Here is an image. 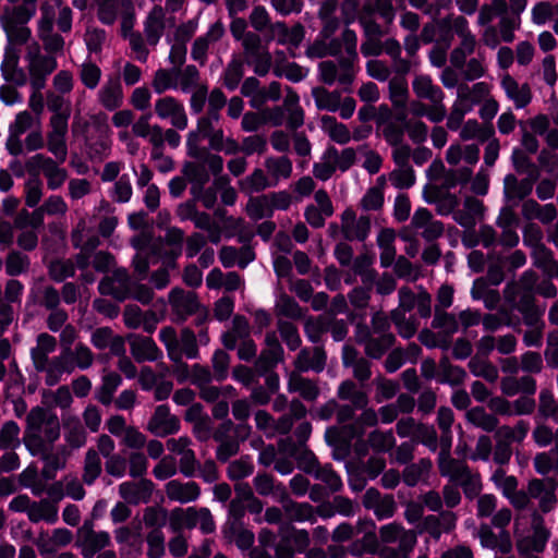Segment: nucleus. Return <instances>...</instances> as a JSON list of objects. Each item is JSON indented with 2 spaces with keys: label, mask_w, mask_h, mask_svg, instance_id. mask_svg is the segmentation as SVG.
<instances>
[{
  "label": "nucleus",
  "mask_w": 558,
  "mask_h": 558,
  "mask_svg": "<svg viewBox=\"0 0 558 558\" xmlns=\"http://www.w3.org/2000/svg\"><path fill=\"white\" fill-rule=\"evenodd\" d=\"M438 469L442 477L454 484L470 470L464 461L453 459L451 456L438 457Z\"/></svg>",
  "instance_id": "obj_55"
},
{
  "label": "nucleus",
  "mask_w": 558,
  "mask_h": 558,
  "mask_svg": "<svg viewBox=\"0 0 558 558\" xmlns=\"http://www.w3.org/2000/svg\"><path fill=\"white\" fill-rule=\"evenodd\" d=\"M363 506L373 510L378 520H385L393 517L397 505L393 496L381 495L376 488H368L363 496Z\"/></svg>",
  "instance_id": "obj_31"
},
{
  "label": "nucleus",
  "mask_w": 558,
  "mask_h": 558,
  "mask_svg": "<svg viewBox=\"0 0 558 558\" xmlns=\"http://www.w3.org/2000/svg\"><path fill=\"white\" fill-rule=\"evenodd\" d=\"M478 158L480 148L477 145L471 144L462 146L460 144H451L446 154L447 162L456 166L463 160L466 166L447 171L444 180L445 187L453 189L458 185L466 184L472 175L471 167L478 161Z\"/></svg>",
  "instance_id": "obj_12"
},
{
  "label": "nucleus",
  "mask_w": 558,
  "mask_h": 558,
  "mask_svg": "<svg viewBox=\"0 0 558 558\" xmlns=\"http://www.w3.org/2000/svg\"><path fill=\"white\" fill-rule=\"evenodd\" d=\"M311 544L310 533L304 529L283 527L279 530V539L275 545L276 558H293L303 554Z\"/></svg>",
  "instance_id": "obj_17"
},
{
  "label": "nucleus",
  "mask_w": 558,
  "mask_h": 558,
  "mask_svg": "<svg viewBox=\"0 0 558 558\" xmlns=\"http://www.w3.org/2000/svg\"><path fill=\"white\" fill-rule=\"evenodd\" d=\"M155 113L161 120L180 131L187 128L189 119L184 105L172 96H163L155 101Z\"/></svg>",
  "instance_id": "obj_24"
},
{
  "label": "nucleus",
  "mask_w": 558,
  "mask_h": 558,
  "mask_svg": "<svg viewBox=\"0 0 558 558\" xmlns=\"http://www.w3.org/2000/svg\"><path fill=\"white\" fill-rule=\"evenodd\" d=\"M459 129H461L460 137L463 141L476 140L480 143H485L494 134L492 126H483L475 119L468 120L463 125L461 124Z\"/></svg>",
  "instance_id": "obj_63"
},
{
  "label": "nucleus",
  "mask_w": 558,
  "mask_h": 558,
  "mask_svg": "<svg viewBox=\"0 0 558 558\" xmlns=\"http://www.w3.org/2000/svg\"><path fill=\"white\" fill-rule=\"evenodd\" d=\"M534 469L539 475L558 473V428L555 432V447L548 451L539 452L533 460Z\"/></svg>",
  "instance_id": "obj_50"
},
{
  "label": "nucleus",
  "mask_w": 558,
  "mask_h": 558,
  "mask_svg": "<svg viewBox=\"0 0 558 558\" xmlns=\"http://www.w3.org/2000/svg\"><path fill=\"white\" fill-rule=\"evenodd\" d=\"M480 539L483 547L499 551L501 554H508L512 549L510 534L507 531H499L498 534H495L490 526L481 525Z\"/></svg>",
  "instance_id": "obj_44"
},
{
  "label": "nucleus",
  "mask_w": 558,
  "mask_h": 558,
  "mask_svg": "<svg viewBox=\"0 0 558 558\" xmlns=\"http://www.w3.org/2000/svg\"><path fill=\"white\" fill-rule=\"evenodd\" d=\"M27 517L33 523L45 521L53 524L58 520V508L53 502L46 499L33 501Z\"/></svg>",
  "instance_id": "obj_54"
},
{
  "label": "nucleus",
  "mask_w": 558,
  "mask_h": 558,
  "mask_svg": "<svg viewBox=\"0 0 558 558\" xmlns=\"http://www.w3.org/2000/svg\"><path fill=\"white\" fill-rule=\"evenodd\" d=\"M465 418L469 423L485 432H494L499 424L498 418L482 407H474L466 411Z\"/></svg>",
  "instance_id": "obj_60"
},
{
  "label": "nucleus",
  "mask_w": 558,
  "mask_h": 558,
  "mask_svg": "<svg viewBox=\"0 0 558 558\" xmlns=\"http://www.w3.org/2000/svg\"><path fill=\"white\" fill-rule=\"evenodd\" d=\"M433 463L430 459L422 458L416 463L408 464L402 472V480L409 487H414L429 476Z\"/></svg>",
  "instance_id": "obj_52"
},
{
  "label": "nucleus",
  "mask_w": 558,
  "mask_h": 558,
  "mask_svg": "<svg viewBox=\"0 0 558 558\" xmlns=\"http://www.w3.org/2000/svg\"><path fill=\"white\" fill-rule=\"evenodd\" d=\"M165 492L170 501L179 504L193 502L201 496V487L193 481L171 480L166 484Z\"/></svg>",
  "instance_id": "obj_38"
},
{
  "label": "nucleus",
  "mask_w": 558,
  "mask_h": 558,
  "mask_svg": "<svg viewBox=\"0 0 558 558\" xmlns=\"http://www.w3.org/2000/svg\"><path fill=\"white\" fill-rule=\"evenodd\" d=\"M192 440L186 436L170 438L167 440V449L179 456V470L185 477H194L197 472L198 461L191 448Z\"/></svg>",
  "instance_id": "obj_26"
},
{
  "label": "nucleus",
  "mask_w": 558,
  "mask_h": 558,
  "mask_svg": "<svg viewBox=\"0 0 558 558\" xmlns=\"http://www.w3.org/2000/svg\"><path fill=\"white\" fill-rule=\"evenodd\" d=\"M542 511L533 510L531 513V527L532 533L521 539L517 543V548L519 554H524L526 551L532 553H542L546 544L549 539L550 532L545 526V520L542 515Z\"/></svg>",
  "instance_id": "obj_22"
},
{
  "label": "nucleus",
  "mask_w": 558,
  "mask_h": 558,
  "mask_svg": "<svg viewBox=\"0 0 558 558\" xmlns=\"http://www.w3.org/2000/svg\"><path fill=\"white\" fill-rule=\"evenodd\" d=\"M225 32V25L221 21L210 24L207 32L193 41L191 58L201 66H204L207 63L210 47L222 38Z\"/></svg>",
  "instance_id": "obj_27"
},
{
  "label": "nucleus",
  "mask_w": 558,
  "mask_h": 558,
  "mask_svg": "<svg viewBox=\"0 0 558 558\" xmlns=\"http://www.w3.org/2000/svg\"><path fill=\"white\" fill-rule=\"evenodd\" d=\"M371 232V219L368 216H356L352 208H347L341 214V233L348 241L363 242Z\"/></svg>",
  "instance_id": "obj_28"
},
{
  "label": "nucleus",
  "mask_w": 558,
  "mask_h": 558,
  "mask_svg": "<svg viewBox=\"0 0 558 558\" xmlns=\"http://www.w3.org/2000/svg\"><path fill=\"white\" fill-rule=\"evenodd\" d=\"M62 53L63 50L41 48L37 41L27 45L25 61L33 89L41 90L45 87L47 77L58 68V56Z\"/></svg>",
  "instance_id": "obj_9"
},
{
  "label": "nucleus",
  "mask_w": 558,
  "mask_h": 558,
  "mask_svg": "<svg viewBox=\"0 0 558 558\" xmlns=\"http://www.w3.org/2000/svg\"><path fill=\"white\" fill-rule=\"evenodd\" d=\"M99 104L108 111H114L123 104V89L119 78H109L98 90Z\"/></svg>",
  "instance_id": "obj_40"
},
{
  "label": "nucleus",
  "mask_w": 558,
  "mask_h": 558,
  "mask_svg": "<svg viewBox=\"0 0 558 558\" xmlns=\"http://www.w3.org/2000/svg\"><path fill=\"white\" fill-rule=\"evenodd\" d=\"M159 339L165 344L168 357L175 363L177 378L180 383L184 381L189 375V366L183 362V357L194 360L198 357L199 351L197 338L190 328L182 329L178 338L173 327H163L159 331Z\"/></svg>",
  "instance_id": "obj_5"
},
{
  "label": "nucleus",
  "mask_w": 558,
  "mask_h": 558,
  "mask_svg": "<svg viewBox=\"0 0 558 558\" xmlns=\"http://www.w3.org/2000/svg\"><path fill=\"white\" fill-rule=\"evenodd\" d=\"M183 241L184 232L178 227L169 228L165 238H155L146 231L133 236L131 245L136 251L133 257V267L138 279H146L149 266L158 262L175 267V260L182 253Z\"/></svg>",
  "instance_id": "obj_1"
},
{
  "label": "nucleus",
  "mask_w": 558,
  "mask_h": 558,
  "mask_svg": "<svg viewBox=\"0 0 558 558\" xmlns=\"http://www.w3.org/2000/svg\"><path fill=\"white\" fill-rule=\"evenodd\" d=\"M264 166L275 186L289 179L293 170L292 161L287 156L267 157Z\"/></svg>",
  "instance_id": "obj_48"
},
{
  "label": "nucleus",
  "mask_w": 558,
  "mask_h": 558,
  "mask_svg": "<svg viewBox=\"0 0 558 558\" xmlns=\"http://www.w3.org/2000/svg\"><path fill=\"white\" fill-rule=\"evenodd\" d=\"M110 543V534L106 531H94L92 524L84 523L77 531L76 545L84 558H93Z\"/></svg>",
  "instance_id": "obj_23"
},
{
  "label": "nucleus",
  "mask_w": 558,
  "mask_h": 558,
  "mask_svg": "<svg viewBox=\"0 0 558 558\" xmlns=\"http://www.w3.org/2000/svg\"><path fill=\"white\" fill-rule=\"evenodd\" d=\"M243 51L246 63L253 68L255 74L258 76H265L274 68L271 54L268 49L263 46L262 38L258 34H250L246 36Z\"/></svg>",
  "instance_id": "obj_20"
},
{
  "label": "nucleus",
  "mask_w": 558,
  "mask_h": 558,
  "mask_svg": "<svg viewBox=\"0 0 558 558\" xmlns=\"http://www.w3.org/2000/svg\"><path fill=\"white\" fill-rule=\"evenodd\" d=\"M59 161L43 154H36L26 161V169L29 173L37 174L41 172L47 180V186L56 191L63 185L68 178V172L59 166Z\"/></svg>",
  "instance_id": "obj_18"
},
{
  "label": "nucleus",
  "mask_w": 558,
  "mask_h": 558,
  "mask_svg": "<svg viewBox=\"0 0 558 558\" xmlns=\"http://www.w3.org/2000/svg\"><path fill=\"white\" fill-rule=\"evenodd\" d=\"M378 423V413L372 408H364L360 416L349 424L328 427L325 432V439L329 446H349L354 439L364 436L367 427Z\"/></svg>",
  "instance_id": "obj_13"
},
{
  "label": "nucleus",
  "mask_w": 558,
  "mask_h": 558,
  "mask_svg": "<svg viewBox=\"0 0 558 558\" xmlns=\"http://www.w3.org/2000/svg\"><path fill=\"white\" fill-rule=\"evenodd\" d=\"M26 422L24 442L33 454L46 451L60 437L58 416L44 408H33Z\"/></svg>",
  "instance_id": "obj_4"
},
{
  "label": "nucleus",
  "mask_w": 558,
  "mask_h": 558,
  "mask_svg": "<svg viewBox=\"0 0 558 558\" xmlns=\"http://www.w3.org/2000/svg\"><path fill=\"white\" fill-rule=\"evenodd\" d=\"M96 7L97 20L107 26L120 20V28L128 29L136 21V11L133 0H93Z\"/></svg>",
  "instance_id": "obj_14"
},
{
  "label": "nucleus",
  "mask_w": 558,
  "mask_h": 558,
  "mask_svg": "<svg viewBox=\"0 0 558 558\" xmlns=\"http://www.w3.org/2000/svg\"><path fill=\"white\" fill-rule=\"evenodd\" d=\"M37 36L44 47L64 50L62 34H69L73 25V11L63 0H47L39 8Z\"/></svg>",
  "instance_id": "obj_3"
},
{
  "label": "nucleus",
  "mask_w": 558,
  "mask_h": 558,
  "mask_svg": "<svg viewBox=\"0 0 558 558\" xmlns=\"http://www.w3.org/2000/svg\"><path fill=\"white\" fill-rule=\"evenodd\" d=\"M225 225L227 227V230L223 234L225 238L230 239L238 234L239 242L243 243L244 245L241 246L240 248H236L234 246L221 247L219 252L220 263L225 268H231L233 266L245 268L250 263H252L255 259L254 250L246 244L251 241L254 233L251 231L245 232L244 230H242V219H234L232 217H228L225 219Z\"/></svg>",
  "instance_id": "obj_7"
},
{
  "label": "nucleus",
  "mask_w": 558,
  "mask_h": 558,
  "mask_svg": "<svg viewBox=\"0 0 558 558\" xmlns=\"http://www.w3.org/2000/svg\"><path fill=\"white\" fill-rule=\"evenodd\" d=\"M169 304L171 306L174 320L177 322L185 320L189 316L193 315L199 306L195 292L184 291L180 288H174L170 291Z\"/></svg>",
  "instance_id": "obj_30"
},
{
  "label": "nucleus",
  "mask_w": 558,
  "mask_h": 558,
  "mask_svg": "<svg viewBox=\"0 0 558 558\" xmlns=\"http://www.w3.org/2000/svg\"><path fill=\"white\" fill-rule=\"evenodd\" d=\"M268 187H275V185L267 171L265 172L260 168L254 169L251 174L241 181V189L247 194L259 193Z\"/></svg>",
  "instance_id": "obj_57"
},
{
  "label": "nucleus",
  "mask_w": 558,
  "mask_h": 558,
  "mask_svg": "<svg viewBox=\"0 0 558 558\" xmlns=\"http://www.w3.org/2000/svg\"><path fill=\"white\" fill-rule=\"evenodd\" d=\"M132 356L136 362H155L162 356V352L150 337L130 335L128 337Z\"/></svg>",
  "instance_id": "obj_36"
},
{
  "label": "nucleus",
  "mask_w": 558,
  "mask_h": 558,
  "mask_svg": "<svg viewBox=\"0 0 558 558\" xmlns=\"http://www.w3.org/2000/svg\"><path fill=\"white\" fill-rule=\"evenodd\" d=\"M504 294L509 306L522 314L525 325L533 326L539 320L541 315L535 306L536 293L515 289L507 284Z\"/></svg>",
  "instance_id": "obj_21"
},
{
  "label": "nucleus",
  "mask_w": 558,
  "mask_h": 558,
  "mask_svg": "<svg viewBox=\"0 0 558 558\" xmlns=\"http://www.w3.org/2000/svg\"><path fill=\"white\" fill-rule=\"evenodd\" d=\"M337 57L336 61L327 60L319 63L320 81L327 85L338 83L344 90H349L355 77L354 63L356 60L341 53Z\"/></svg>",
  "instance_id": "obj_16"
},
{
  "label": "nucleus",
  "mask_w": 558,
  "mask_h": 558,
  "mask_svg": "<svg viewBox=\"0 0 558 558\" xmlns=\"http://www.w3.org/2000/svg\"><path fill=\"white\" fill-rule=\"evenodd\" d=\"M407 74H396L388 82L389 99L395 108L403 109L409 98Z\"/></svg>",
  "instance_id": "obj_56"
},
{
  "label": "nucleus",
  "mask_w": 558,
  "mask_h": 558,
  "mask_svg": "<svg viewBox=\"0 0 558 558\" xmlns=\"http://www.w3.org/2000/svg\"><path fill=\"white\" fill-rule=\"evenodd\" d=\"M383 52H385L392 63L395 74H408L411 70V62L402 58V48L395 38H388L383 43Z\"/></svg>",
  "instance_id": "obj_51"
},
{
  "label": "nucleus",
  "mask_w": 558,
  "mask_h": 558,
  "mask_svg": "<svg viewBox=\"0 0 558 558\" xmlns=\"http://www.w3.org/2000/svg\"><path fill=\"white\" fill-rule=\"evenodd\" d=\"M98 290L102 295H111L118 301L132 298L142 304H148L154 296L149 287L135 283L125 269H117L112 277L104 278Z\"/></svg>",
  "instance_id": "obj_8"
},
{
  "label": "nucleus",
  "mask_w": 558,
  "mask_h": 558,
  "mask_svg": "<svg viewBox=\"0 0 558 558\" xmlns=\"http://www.w3.org/2000/svg\"><path fill=\"white\" fill-rule=\"evenodd\" d=\"M466 377L465 371L457 365H452L447 357L439 362V373L437 380L440 384H447L451 387L461 385Z\"/></svg>",
  "instance_id": "obj_59"
},
{
  "label": "nucleus",
  "mask_w": 558,
  "mask_h": 558,
  "mask_svg": "<svg viewBox=\"0 0 558 558\" xmlns=\"http://www.w3.org/2000/svg\"><path fill=\"white\" fill-rule=\"evenodd\" d=\"M490 480L517 510L527 509L532 499L538 501V508L543 513H548L557 507L558 500L553 480L532 478L527 483L526 490L518 489V478L514 475H507L501 468L492 474Z\"/></svg>",
  "instance_id": "obj_2"
},
{
  "label": "nucleus",
  "mask_w": 558,
  "mask_h": 558,
  "mask_svg": "<svg viewBox=\"0 0 558 558\" xmlns=\"http://www.w3.org/2000/svg\"><path fill=\"white\" fill-rule=\"evenodd\" d=\"M268 41L276 40L279 45L296 48L304 38V27L295 24L288 27L284 22H275L269 27V34H266Z\"/></svg>",
  "instance_id": "obj_34"
},
{
  "label": "nucleus",
  "mask_w": 558,
  "mask_h": 558,
  "mask_svg": "<svg viewBox=\"0 0 558 558\" xmlns=\"http://www.w3.org/2000/svg\"><path fill=\"white\" fill-rule=\"evenodd\" d=\"M57 348V340L53 336L43 332L37 336L36 345L31 349L33 364L38 372H45L49 376L51 360L49 354Z\"/></svg>",
  "instance_id": "obj_32"
},
{
  "label": "nucleus",
  "mask_w": 558,
  "mask_h": 558,
  "mask_svg": "<svg viewBox=\"0 0 558 558\" xmlns=\"http://www.w3.org/2000/svg\"><path fill=\"white\" fill-rule=\"evenodd\" d=\"M371 323V327L359 324L354 337L364 347L365 354L377 360L393 345L396 337L390 331V320L384 313L376 312Z\"/></svg>",
  "instance_id": "obj_6"
},
{
  "label": "nucleus",
  "mask_w": 558,
  "mask_h": 558,
  "mask_svg": "<svg viewBox=\"0 0 558 558\" xmlns=\"http://www.w3.org/2000/svg\"><path fill=\"white\" fill-rule=\"evenodd\" d=\"M175 26V17L168 15L162 5H153L143 21V32L149 46L156 47L165 31Z\"/></svg>",
  "instance_id": "obj_19"
},
{
  "label": "nucleus",
  "mask_w": 558,
  "mask_h": 558,
  "mask_svg": "<svg viewBox=\"0 0 558 558\" xmlns=\"http://www.w3.org/2000/svg\"><path fill=\"white\" fill-rule=\"evenodd\" d=\"M267 348L262 351L256 367L260 372L274 368L282 359L283 350L275 332H268L265 338Z\"/></svg>",
  "instance_id": "obj_42"
},
{
  "label": "nucleus",
  "mask_w": 558,
  "mask_h": 558,
  "mask_svg": "<svg viewBox=\"0 0 558 558\" xmlns=\"http://www.w3.org/2000/svg\"><path fill=\"white\" fill-rule=\"evenodd\" d=\"M136 21H133L128 29L120 28V35L123 39L129 41V46L135 59L142 63L148 60L149 49L146 36L138 31H134Z\"/></svg>",
  "instance_id": "obj_45"
},
{
  "label": "nucleus",
  "mask_w": 558,
  "mask_h": 558,
  "mask_svg": "<svg viewBox=\"0 0 558 558\" xmlns=\"http://www.w3.org/2000/svg\"><path fill=\"white\" fill-rule=\"evenodd\" d=\"M412 88L418 99L427 100L432 105L430 121L441 122L447 114L442 89L434 84L429 75L424 74L414 77Z\"/></svg>",
  "instance_id": "obj_15"
},
{
  "label": "nucleus",
  "mask_w": 558,
  "mask_h": 558,
  "mask_svg": "<svg viewBox=\"0 0 558 558\" xmlns=\"http://www.w3.org/2000/svg\"><path fill=\"white\" fill-rule=\"evenodd\" d=\"M122 378L116 372H109L102 376L101 385L96 391V399L104 405H109L114 392L121 386Z\"/></svg>",
  "instance_id": "obj_61"
},
{
  "label": "nucleus",
  "mask_w": 558,
  "mask_h": 558,
  "mask_svg": "<svg viewBox=\"0 0 558 558\" xmlns=\"http://www.w3.org/2000/svg\"><path fill=\"white\" fill-rule=\"evenodd\" d=\"M154 483L148 478L126 481L119 485L120 497L129 505L148 504L151 499Z\"/></svg>",
  "instance_id": "obj_29"
},
{
  "label": "nucleus",
  "mask_w": 558,
  "mask_h": 558,
  "mask_svg": "<svg viewBox=\"0 0 558 558\" xmlns=\"http://www.w3.org/2000/svg\"><path fill=\"white\" fill-rule=\"evenodd\" d=\"M250 325L244 316L236 315L232 319V327L225 332L221 341L226 349L233 350L236 348L238 342L250 338Z\"/></svg>",
  "instance_id": "obj_49"
},
{
  "label": "nucleus",
  "mask_w": 558,
  "mask_h": 558,
  "mask_svg": "<svg viewBox=\"0 0 558 558\" xmlns=\"http://www.w3.org/2000/svg\"><path fill=\"white\" fill-rule=\"evenodd\" d=\"M457 515L452 511H440L438 514H429L416 525L418 534H428L438 541L442 534H448L456 529Z\"/></svg>",
  "instance_id": "obj_25"
},
{
  "label": "nucleus",
  "mask_w": 558,
  "mask_h": 558,
  "mask_svg": "<svg viewBox=\"0 0 558 558\" xmlns=\"http://www.w3.org/2000/svg\"><path fill=\"white\" fill-rule=\"evenodd\" d=\"M501 87L507 97L513 101L517 109L525 108L532 100L531 88L527 84L520 85L511 75L505 74Z\"/></svg>",
  "instance_id": "obj_41"
},
{
  "label": "nucleus",
  "mask_w": 558,
  "mask_h": 558,
  "mask_svg": "<svg viewBox=\"0 0 558 558\" xmlns=\"http://www.w3.org/2000/svg\"><path fill=\"white\" fill-rule=\"evenodd\" d=\"M64 440L72 449L85 446L87 434L80 418L70 417L64 422Z\"/></svg>",
  "instance_id": "obj_58"
},
{
  "label": "nucleus",
  "mask_w": 558,
  "mask_h": 558,
  "mask_svg": "<svg viewBox=\"0 0 558 558\" xmlns=\"http://www.w3.org/2000/svg\"><path fill=\"white\" fill-rule=\"evenodd\" d=\"M94 363V353L84 343H77L74 349L61 352L51 360L49 376L45 377L48 386L57 385L64 374H71L78 368L81 371L88 369Z\"/></svg>",
  "instance_id": "obj_11"
},
{
  "label": "nucleus",
  "mask_w": 558,
  "mask_h": 558,
  "mask_svg": "<svg viewBox=\"0 0 558 558\" xmlns=\"http://www.w3.org/2000/svg\"><path fill=\"white\" fill-rule=\"evenodd\" d=\"M90 342L98 350L109 349L112 355H123L125 353L124 338L116 335L110 327L96 328L92 332Z\"/></svg>",
  "instance_id": "obj_37"
},
{
  "label": "nucleus",
  "mask_w": 558,
  "mask_h": 558,
  "mask_svg": "<svg viewBox=\"0 0 558 558\" xmlns=\"http://www.w3.org/2000/svg\"><path fill=\"white\" fill-rule=\"evenodd\" d=\"M505 195L508 199L521 201L532 192V181L524 179L519 181L515 175L508 174L504 180Z\"/></svg>",
  "instance_id": "obj_64"
},
{
  "label": "nucleus",
  "mask_w": 558,
  "mask_h": 558,
  "mask_svg": "<svg viewBox=\"0 0 558 558\" xmlns=\"http://www.w3.org/2000/svg\"><path fill=\"white\" fill-rule=\"evenodd\" d=\"M193 223L195 228L207 232L209 242L213 244L220 243L225 233L220 225L209 214L197 210Z\"/></svg>",
  "instance_id": "obj_62"
},
{
  "label": "nucleus",
  "mask_w": 558,
  "mask_h": 558,
  "mask_svg": "<svg viewBox=\"0 0 558 558\" xmlns=\"http://www.w3.org/2000/svg\"><path fill=\"white\" fill-rule=\"evenodd\" d=\"M294 365L300 372L314 371L319 373L326 365L325 351L320 347L304 348L298 354Z\"/></svg>",
  "instance_id": "obj_43"
},
{
  "label": "nucleus",
  "mask_w": 558,
  "mask_h": 558,
  "mask_svg": "<svg viewBox=\"0 0 558 558\" xmlns=\"http://www.w3.org/2000/svg\"><path fill=\"white\" fill-rule=\"evenodd\" d=\"M180 428V421L170 413L167 404L158 405L148 422V429L159 437L174 434Z\"/></svg>",
  "instance_id": "obj_35"
},
{
  "label": "nucleus",
  "mask_w": 558,
  "mask_h": 558,
  "mask_svg": "<svg viewBox=\"0 0 558 558\" xmlns=\"http://www.w3.org/2000/svg\"><path fill=\"white\" fill-rule=\"evenodd\" d=\"M490 94V85L477 82L472 86L461 84L457 90V98L447 118V128L457 131L461 126L465 114L473 111Z\"/></svg>",
  "instance_id": "obj_10"
},
{
  "label": "nucleus",
  "mask_w": 558,
  "mask_h": 558,
  "mask_svg": "<svg viewBox=\"0 0 558 558\" xmlns=\"http://www.w3.org/2000/svg\"><path fill=\"white\" fill-rule=\"evenodd\" d=\"M182 173L192 184V195H197L202 187L209 181V173L202 160L185 162L182 168Z\"/></svg>",
  "instance_id": "obj_47"
},
{
  "label": "nucleus",
  "mask_w": 558,
  "mask_h": 558,
  "mask_svg": "<svg viewBox=\"0 0 558 558\" xmlns=\"http://www.w3.org/2000/svg\"><path fill=\"white\" fill-rule=\"evenodd\" d=\"M251 427L245 424H239L235 428V433L239 438H233L228 441H223L218 444L217 450H216V458L218 461L225 463L227 462L231 457L238 454L240 450V441L244 440L247 435L250 434Z\"/></svg>",
  "instance_id": "obj_53"
},
{
  "label": "nucleus",
  "mask_w": 558,
  "mask_h": 558,
  "mask_svg": "<svg viewBox=\"0 0 558 558\" xmlns=\"http://www.w3.org/2000/svg\"><path fill=\"white\" fill-rule=\"evenodd\" d=\"M411 225L428 242L438 239L444 232L442 222L435 220L432 213L423 207L415 210Z\"/></svg>",
  "instance_id": "obj_33"
},
{
  "label": "nucleus",
  "mask_w": 558,
  "mask_h": 558,
  "mask_svg": "<svg viewBox=\"0 0 558 558\" xmlns=\"http://www.w3.org/2000/svg\"><path fill=\"white\" fill-rule=\"evenodd\" d=\"M1 72L8 82L20 86L26 83V74L19 66V53L13 48L5 49L4 58L1 62Z\"/></svg>",
  "instance_id": "obj_46"
},
{
  "label": "nucleus",
  "mask_w": 558,
  "mask_h": 558,
  "mask_svg": "<svg viewBox=\"0 0 558 558\" xmlns=\"http://www.w3.org/2000/svg\"><path fill=\"white\" fill-rule=\"evenodd\" d=\"M281 504L284 514L292 522L314 523L317 520V511L308 502H298L284 495L281 498Z\"/></svg>",
  "instance_id": "obj_39"
}]
</instances>
